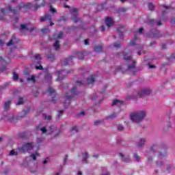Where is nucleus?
Listing matches in <instances>:
<instances>
[{"mask_svg":"<svg viewBox=\"0 0 175 175\" xmlns=\"http://www.w3.org/2000/svg\"><path fill=\"white\" fill-rule=\"evenodd\" d=\"M35 3L32 5L31 3H28L27 4H24L21 3L16 9L12 10V6L8 5L9 11L13 14H17L20 10H28V9H31L33 8L34 10H38V9L46 5V1L44 0H35Z\"/></svg>","mask_w":175,"mask_h":175,"instance_id":"1","label":"nucleus"},{"mask_svg":"<svg viewBox=\"0 0 175 175\" xmlns=\"http://www.w3.org/2000/svg\"><path fill=\"white\" fill-rule=\"evenodd\" d=\"M146 114L147 113L146 111H137L131 114V120L133 121V122H135V124H139V122H142V121L144 120Z\"/></svg>","mask_w":175,"mask_h":175,"instance_id":"2","label":"nucleus"},{"mask_svg":"<svg viewBox=\"0 0 175 175\" xmlns=\"http://www.w3.org/2000/svg\"><path fill=\"white\" fill-rule=\"evenodd\" d=\"M77 87L75 86L72 90L69 91L68 92L65 94L64 96V107H68V106H69V105L70 104V100H72V99H73V98H75V96H76V95H78L77 92H76V90H77Z\"/></svg>","mask_w":175,"mask_h":175,"instance_id":"3","label":"nucleus"},{"mask_svg":"<svg viewBox=\"0 0 175 175\" xmlns=\"http://www.w3.org/2000/svg\"><path fill=\"white\" fill-rule=\"evenodd\" d=\"M124 59L128 62V70L136 73V62L132 59V56L124 54Z\"/></svg>","mask_w":175,"mask_h":175,"instance_id":"4","label":"nucleus"},{"mask_svg":"<svg viewBox=\"0 0 175 175\" xmlns=\"http://www.w3.org/2000/svg\"><path fill=\"white\" fill-rule=\"evenodd\" d=\"M151 94V89L146 88L142 90H139L137 93V96L135 94L127 96V99H137V98H142V96H146V95H150Z\"/></svg>","mask_w":175,"mask_h":175,"instance_id":"5","label":"nucleus"},{"mask_svg":"<svg viewBox=\"0 0 175 175\" xmlns=\"http://www.w3.org/2000/svg\"><path fill=\"white\" fill-rule=\"evenodd\" d=\"M159 148V146L154 144L150 146V150L145 152L146 157H148V161L151 162L152 161V155H154V152H157Z\"/></svg>","mask_w":175,"mask_h":175,"instance_id":"6","label":"nucleus"},{"mask_svg":"<svg viewBox=\"0 0 175 175\" xmlns=\"http://www.w3.org/2000/svg\"><path fill=\"white\" fill-rule=\"evenodd\" d=\"M72 71H66L65 70H59L57 71L55 75L57 76V79H56V81H62V80H64V79H65V77H66V76H68V75H69V73H71Z\"/></svg>","mask_w":175,"mask_h":175,"instance_id":"7","label":"nucleus"},{"mask_svg":"<svg viewBox=\"0 0 175 175\" xmlns=\"http://www.w3.org/2000/svg\"><path fill=\"white\" fill-rule=\"evenodd\" d=\"M35 147L33 143H27L22 146L21 148H19L18 150L20 152H28L31 151Z\"/></svg>","mask_w":175,"mask_h":175,"instance_id":"8","label":"nucleus"},{"mask_svg":"<svg viewBox=\"0 0 175 175\" xmlns=\"http://www.w3.org/2000/svg\"><path fill=\"white\" fill-rule=\"evenodd\" d=\"M53 128H54L53 126H50L49 129H47V127L44 126V127H41L40 126H38L37 129H40V132L42 133V135H51V133H53V132H54V131L53 130Z\"/></svg>","mask_w":175,"mask_h":175,"instance_id":"9","label":"nucleus"},{"mask_svg":"<svg viewBox=\"0 0 175 175\" xmlns=\"http://www.w3.org/2000/svg\"><path fill=\"white\" fill-rule=\"evenodd\" d=\"M52 20V16L51 14H45V15L44 16H42L40 19V21L43 22V21H49V23H51V27H53V25H54V23L53 22H51Z\"/></svg>","mask_w":175,"mask_h":175,"instance_id":"10","label":"nucleus"},{"mask_svg":"<svg viewBox=\"0 0 175 175\" xmlns=\"http://www.w3.org/2000/svg\"><path fill=\"white\" fill-rule=\"evenodd\" d=\"M119 155L121 157L122 162H124L125 163H130L131 161L129 156H125L123 153H120Z\"/></svg>","mask_w":175,"mask_h":175,"instance_id":"11","label":"nucleus"},{"mask_svg":"<svg viewBox=\"0 0 175 175\" xmlns=\"http://www.w3.org/2000/svg\"><path fill=\"white\" fill-rule=\"evenodd\" d=\"M70 14L72 16V18L75 21V23H77V14H78V10L76 8H72V10H70Z\"/></svg>","mask_w":175,"mask_h":175,"instance_id":"12","label":"nucleus"},{"mask_svg":"<svg viewBox=\"0 0 175 175\" xmlns=\"http://www.w3.org/2000/svg\"><path fill=\"white\" fill-rule=\"evenodd\" d=\"M21 31H29L30 32H32L33 28L27 25H21Z\"/></svg>","mask_w":175,"mask_h":175,"instance_id":"13","label":"nucleus"},{"mask_svg":"<svg viewBox=\"0 0 175 175\" xmlns=\"http://www.w3.org/2000/svg\"><path fill=\"white\" fill-rule=\"evenodd\" d=\"M113 24H114V21L113 20V18L110 17L106 18L105 25H107V27H108V28H110V27H113Z\"/></svg>","mask_w":175,"mask_h":175,"instance_id":"14","label":"nucleus"},{"mask_svg":"<svg viewBox=\"0 0 175 175\" xmlns=\"http://www.w3.org/2000/svg\"><path fill=\"white\" fill-rule=\"evenodd\" d=\"M17 43V38H16V36H12V38L10 39V42L6 44L8 46H13Z\"/></svg>","mask_w":175,"mask_h":175,"instance_id":"15","label":"nucleus"},{"mask_svg":"<svg viewBox=\"0 0 175 175\" xmlns=\"http://www.w3.org/2000/svg\"><path fill=\"white\" fill-rule=\"evenodd\" d=\"M53 79V76L49 73L48 70L45 71V76H44V80L46 81V83H51V79Z\"/></svg>","mask_w":175,"mask_h":175,"instance_id":"16","label":"nucleus"},{"mask_svg":"<svg viewBox=\"0 0 175 175\" xmlns=\"http://www.w3.org/2000/svg\"><path fill=\"white\" fill-rule=\"evenodd\" d=\"M96 79V76L90 75L87 79V84H93L95 83V79Z\"/></svg>","mask_w":175,"mask_h":175,"instance_id":"17","label":"nucleus"},{"mask_svg":"<svg viewBox=\"0 0 175 175\" xmlns=\"http://www.w3.org/2000/svg\"><path fill=\"white\" fill-rule=\"evenodd\" d=\"M146 142L147 140L146 139V138H140L139 141L137 144V147H139V148H142V147H143V146L146 144Z\"/></svg>","mask_w":175,"mask_h":175,"instance_id":"18","label":"nucleus"},{"mask_svg":"<svg viewBox=\"0 0 175 175\" xmlns=\"http://www.w3.org/2000/svg\"><path fill=\"white\" fill-rule=\"evenodd\" d=\"M73 58H75V57L72 56L68 59H65L62 62V65H69V64L72 63Z\"/></svg>","mask_w":175,"mask_h":175,"instance_id":"19","label":"nucleus"},{"mask_svg":"<svg viewBox=\"0 0 175 175\" xmlns=\"http://www.w3.org/2000/svg\"><path fill=\"white\" fill-rule=\"evenodd\" d=\"M148 24H150V25H152V24H157V25H159V27L162 25V23H161V21H158L157 22L154 19L150 20L149 22H148Z\"/></svg>","mask_w":175,"mask_h":175,"instance_id":"20","label":"nucleus"},{"mask_svg":"<svg viewBox=\"0 0 175 175\" xmlns=\"http://www.w3.org/2000/svg\"><path fill=\"white\" fill-rule=\"evenodd\" d=\"M122 105V101L120 100H113L112 102V106H121Z\"/></svg>","mask_w":175,"mask_h":175,"instance_id":"21","label":"nucleus"},{"mask_svg":"<svg viewBox=\"0 0 175 175\" xmlns=\"http://www.w3.org/2000/svg\"><path fill=\"white\" fill-rule=\"evenodd\" d=\"M27 81H31V83H36V77L34 75H30L27 78Z\"/></svg>","mask_w":175,"mask_h":175,"instance_id":"22","label":"nucleus"},{"mask_svg":"<svg viewBox=\"0 0 175 175\" xmlns=\"http://www.w3.org/2000/svg\"><path fill=\"white\" fill-rule=\"evenodd\" d=\"M94 50L95 53H102L103 47H102L100 45H98L95 46Z\"/></svg>","mask_w":175,"mask_h":175,"instance_id":"23","label":"nucleus"},{"mask_svg":"<svg viewBox=\"0 0 175 175\" xmlns=\"http://www.w3.org/2000/svg\"><path fill=\"white\" fill-rule=\"evenodd\" d=\"M117 116H118V113L113 112L111 115L108 116L107 117V120H114V118H117Z\"/></svg>","mask_w":175,"mask_h":175,"instance_id":"24","label":"nucleus"},{"mask_svg":"<svg viewBox=\"0 0 175 175\" xmlns=\"http://www.w3.org/2000/svg\"><path fill=\"white\" fill-rule=\"evenodd\" d=\"M10 105H12V102L10 100L6 101L4 103L5 110H9V109H10Z\"/></svg>","mask_w":175,"mask_h":175,"instance_id":"25","label":"nucleus"},{"mask_svg":"<svg viewBox=\"0 0 175 175\" xmlns=\"http://www.w3.org/2000/svg\"><path fill=\"white\" fill-rule=\"evenodd\" d=\"M88 158V153L84 152L82 154V161L83 163H87V159Z\"/></svg>","mask_w":175,"mask_h":175,"instance_id":"26","label":"nucleus"},{"mask_svg":"<svg viewBox=\"0 0 175 175\" xmlns=\"http://www.w3.org/2000/svg\"><path fill=\"white\" fill-rule=\"evenodd\" d=\"M41 59H42V57H40V55H35V62L37 63L38 65H40Z\"/></svg>","mask_w":175,"mask_h":175,"instance_id":"27","label":"nucleus"},{"mask_svg":"<svg viewBox=\"0 0 175 175\" xmlns=\"http://www.w3.org/2000/svg\"><path fill=\"white\" fill-rule=\"evenodd\" d=\"M8 120L10 121V122H14V121H16V117H14L13 114H8Z\"/></svg>","mask_w":175,"mask_h":175,"instance_id":"28","label":"nucleus"},{"mask_svg":"<svg viewBox=\"0 0 175 175\" xmlns=\"http://www.w3.org/2000/svg\"><path fill=\"white\" fill-rule=\"evenodd\" d=\"M53 47H54L55 50H59V41L56 40L53 44Z\"/></svg>","mask_w":175,"mask_h":175,"instance_id":"29","label":"nucleus"},{"mask_svg":"<svg viewBox=\"0 0 175 175\" xmlns=\"http://www.w3.org/2000/svg\"><path fill=\"white\" fill-rule=\"evenodd\" d=\"M46 58H47V59H49L51 62H53V61H55V56L53 54H50V55H46Z\"/></svg>","mask_w":175,"mask_h":175,"instance_id":"30","label":"nucleus"},{"mask_svg":"<svg viewBox=\"0 0 175 175\" xmlns=\"http://www.w3.org/2000/svg\"><path fill=\"white\" fill-rule=\"evenodd\" d=\"M48 92L50 96L55 95V90L53 88H49L48 89Z\"/></svg>","mask_w":175,"mask_h":175,"instance_id":"31","label":"nucleus"},{"mask_svg":"<svg viewBox=\"0 0 175 175\" xmlns=\"http://www.w3.org/2000/svg\"><path fill=\"white\" fill-rule=\"evenodd\" d=\"M71 133H77V132H79V129H77V127L76 126H74L72 127L71 130H70Z\"/></svg>","mask_w":175,"mask_h":175,"instance_id":"32","label":"nucleus"},{"mask_svg":"<svg viewBox=\"0 0 175 175\" xmlns=\"http://www.w3.org/2000/svg\"><path fill=\"white\" fill-rule=\"evenodd\" d=\"M63 36H64V33L59 32V34L57 35H57H54L53 38H54V39H55V38L57 39H62Z\"/></svg>","mask_w":175,"mask_h":175,"instance_id":"33","label":"nucleus"},{"mask_svg":"<svg viewBox=\"0 0 175 175\" xmlns=\"http://www.w3.org/2000/svg\"><path fill=\"white\" fill-rule=\"evenodd\" d=\"M28 113H29V109L27 108L26 110H23L22 111L23 114L21 116V117H25Z\"/></svg>","mask_w":175,"mask_h":175,"instance_id":"34","label":"nucleus"},{"mask_svg":"<svg viewBox=\"0 0 175 175\" xmlns=\"http://www.w3.org/2000/svg\"><path fill=\"white\" fill-rule=\"evenodd\" d=\"M133 158L136 162H140V156H139L137 154H134Z\"/></svg>","mask_w":175,"mask_h":175,"instance_id":"35","label":"nucleus"},{"mask_svg":"<svg viewBox=\"0 0 175 175\" xmlns=\"http://www.w3.org/2000/svg\"><path fill=\"white\" fill-rule=\"evenodd\" d=\"M23 103H24V98L23 97H19L18 101L16 103V105H23Z\"/></svg>","mask_w":175,"mask_h":175,"instance_id":"36","label":"nucleus"},{"mask_svg":"<svg viewBox=\"0 0 175 175\" xmlns=\"http://www.w3.org/2000/svg\"><path fill=\"white\" fill-rule=\"evenodd\" d=\"M84 53L83 52H79L78 53V58L79 59H83L84 58Z\"/></svg>","mask_w":175,"mask_h":175,"instance_id":"37","label":"nucleus"},{"mask_svg":"<svg viewBox=\"0 0 175 175\" xmlns=\"http://www.w3.org/2000/svg\"><path fill=\"white\" fill-rule=\"evenodd\" d=\"M63 114H64V110L59 111V112L57 115V119L59 120V118H61V116H62Z\"/></svg>","mask_w":175,"mask_h":175,"instance_id":"38","label":"nucleus"},{"mask_svg":"<svg viewBox=\"0 0 175 175\" xmlns=\"http://www.w3.org/2000/svg\"><path fill=\"white\" fill-rule=\"evenodd\" d=\"M154 4H152V3H148L149 10H154Z\"/></svg>","mask_w":175,"mask_h":175,"instance_id":"39","label":"nucleus"},{"mask_svg":"<svg viewBox=\"0 0 175 175\" xmlns=\"http://www.w3.org/2000/svg\"><path fill=\"white\" fill-rule=\"evenodd\" d=\"M13 80H14L15 81L18 80V75H17V73L14 72L13 74Z\"/></svg>","mask_w":175,"mask_h":175,"instance_id":"40","label":"nucleus"},{"mask_svg":"<svg viewBox=\"0 0 175 175\" xmlns=\"http://www.w3.org/2000/svg\"><path fill=\"white\" fill-rule=\"evenodd\" d=\"M43 117L46 119V120H49V121L51 120V116H48L46 113L43 114Z\"/></svg>","mask_w":175,"mask_h":175,"instance_id":"41","label":"nucleus"},{"mask_svg":"<svg viewBox=\"0 0 175 175\" xmlns=\"http://www.w3.org/2000/svg\"><path fill=\"white\" fill-rule=\"evenodd\" d=\"M113 47H115V49H120V47H121V44L115 42L113 44Z\"/></svg>","mask_w":175,"mask_h":175,"instance_id":"42","label":"nucleus"},{"mask_svg":"<svg viewBox=\"0 0 175 175\" xmlns=\"http://www.w3.org/2000/svg\"><path fill=\"white\" fill-rule=\"evenodd\" d=\"M41 31L43 33H49V32H50V29H49V28L42 29Z\"/></svg>","mask_w":175,"mask_h":175,"instance_id":"43","label":"nucleus"},{"mask_svg":"<svg viewBox=\"0 0 175 175\" xmlns=\"http://www.w3.org/2000/svg\"><path fill=\"white\" fill-rule=\"evenodd\" d=\"M137 37L135 36L134 38V40H132L130 42V43H129L130 46H135V40H137Z\"/></svg>","mask_w":175,"mask_h":175,"instance_id":"44","label":"nucleus"},{"mask_svg":"<svg viewBox=\"0 0 175 175\" xmlns=\"http://www.w3.org/2000/svg\"><path fill=\"white\" fill-rule=\"evenodd\" d=\"M5 64H6V62L0 56V66L5 65Z\"/></svg>","mask_w":175,"mask_h":175,"instance_id":"45","label":"nucleus"},{"mask_svg":"<svg viewBox=\"0 0 175 175\" xmlns=\"http://www.w3.org/2000/svg\"><path fill=\"white\" fill-rule=\"evenodd\" d=\"M10 155H18V152H15L14 150H11L10 152Z\"/></svg>","mask_w":175,"mask_h":175,"instance_id":"46","label":"nucleus"},{"mask_svg":"<svg viewBox=\"0 0 175 175\" xmlns=\"http://www.w3.org/2000/svg\"><path fill=\"white\" fill-rule=\"evenodd\" d=\"M50 12H51V13H57V10H55L51 5L50 6Z\"/></svg>","mask_w":175,"mask_h":175,"instance_id":"47","label":"nucleus"},{"mask_svg":"<svg viewBox=\"0 0 175 175\" xmlns=\"http://www.w3.org/2000/svg\"><path fill=\"white\" fill-rule=\"evenodd\" d=\"M30 158H32L33 161H36V154H31L30 155Z\"/></svg>","mask_w":175,"mask_h":175,"instance_id":"48","label":"nucleus"},{"mask_svg":"<svg viewBox=\"0 0 175 175\" xmlns=\"http://www.w3.org/2000/svg\"><path fill=\"white\" fill-rule=\"evenodd\" d=\"M118 12H126V9H125V8H119L118 9Z\"/></svg>","mask_w":175,"mask_h":175,"instance_id":"49","label":"nucleus"},{"mask_svg":"<svg viewBox=\"0 0 175 175\" xmlns=\"http://www.w3.org/2000/svg\"><path fill=\"white\" fill-rule=\"evenodd\" d=\"M118 129L119 131H123L124 130V126L122 125H121V124H118Z\"/></svg>","mask_w":175,"mask_h":175,"instance_id":"50","label":"nucleus"},{"mask_svg":"<svg viewBox=\"0 0 175 175\" xmlns=\"http://www.w3.org/2000/svg\"><path fill=\"white\" fill-rule=\"evenodd\" d=\"M36 69L40 70H43V66H42L41 65H40V66H36Z\"/></svg>","mask_w":175,"mask_h":175,"instance_id":"51","label":"nucleus"},{"mask_svg":"<svg viewBox=\"0 0 175 175\" xmlns=\"http://www.w3.org/2000/svg\"><path fill=\"white\" fill-rule=\"evenodd\" d=\"M100 124H102V122L100 120H97L94 122V125L96 126L100 125Z\"/></svg>","mask_w":175,"mask_h":175,"instance_id":"52","label":"nucleus"},{"mask_svg":"<svg viewBox=\"0 0 175 175\" xmlns=\"http://www.w3.org/2000/svg\"><path fill=\"white\" fill-rule=\"evenodd\" d=\"M1 14L3 15H5V14H6V13H8V11L5 10V9H3V8L1 10Z\"/></svg>","mask_w":175,"mask_h":175,"instance_id":"53","label":"nucleus"},{"mask_svg":"<svg viewBox=\"0 0 175 175\" xmlns=\"http://www.w3.org/2000/svg\"><path fill=\"white\" fill-rule=\"evenodd\" d=\"M159 157H160V158H162V157H166V152H164V153L160 152Z\"/></svg>","mask_w":175,"mask_h":175,"instance_id":"54","label":"nucleus"},{"mask_svg":"<svg viewBox=\"0 0 175 175\" xmlns=\"http://www.w3.org/2000/svg\"><path fill=\"white\" fill-rule=\"evenodd\" d=\"M49 162V157H46L44 161H43V164L46 165L47 163Z\"/></svg>","mask_w":175,"mask_h":175,"instance_id":"55","label":"nucleus"},{"mask_svg":"<svg viewBox=\"0 0 175 175\" xmlns=\"http://www.w3.org/2000/svg\"><path fill=\"white\" fill-rule=\"evenodd\" d=\"M77 85H84V81H77Z\"/></svg>","mask_w":175,"mask_h":175,"instance_id":"56","label":"nucleus"},{"mask_svg":"<svg viewBox=\"0 0 175 175\" xmlns=\"http://www.w3.org/2000/svg\"><path fill=\"white\" fill-rule=\"evenodd\" d=\"M167 127L168 129H170V128H172V123L167 122Z\"/></svg>","mask_w":175,"mask_h":175,"instance_id":"57","label":"nucleus"},{"mask_svg":"<svg viewBox=\"0 0 175 175\" xmlns=\"http://www.w3.org/2000/svg\"><path fill=\"white\" fill-rule=\"evenodd\" d=\"M171 23H172V25H174V26H175V18H172V19L171 20Z\"/></svg>","mask_w":175,"mask_h":175,"instance_id":"58","label":"nucleus"},{"mask_svg":"<svg viewBox=\"0 0 175 175\" xmlns=\"http://www.w3.org/2000/svg\"><path fill=\"white\" fill-rule=\"evenodd\" d=\"M162 165H163V163H159V161L157 162V166H162Z\"/></svg>","mask_w":175,"mask_h":175,"instance_id":"59","label":"nucleus"},{"mask_svg":"<svg viewBox=\"0 0 175 175\" xmlns=\"http://www.w3.org/2000/svg\"><path fill=\"white\" fill-rule=\"evenodd\" d=\"M68 161V155H66L64 159V163H65Z\"/></svg>","mask_w":175,"mask_h":175,"instance_id":"60","label":"nucleus"},{"mask_svg":"<svg viewBox=\"0 0 175 175\" xmlns=\"http://www.w3.org/2000/svg\"><path fill=\"white\" fill-rule=\"evenodd\" d=\"M138 32H139V33H143V28H139Z\"/></svg>","mask_w":175,"mask_h":175,"instance_id":"61","label":"nucleus"},{"mask_svg":"<svg viewBox=\"0 0 175 175\" xmlns=\"http://www.w3.org/2000/svg\"><path fill=\"white\" fill-rule=\"evenodd\" d=\"M162 49H163V50H165V49H166V44H162Z\"/></svg>","mask_w":175,"mask_h":175,"instance_id":"62","label":"nucleus"},{"mask_svg":"<svg viewBox=\"0 0 175 175\" xmlns=\"http://www.w3.org/2000/svg\"><path fill=\"white\" fill-rule=\"evenodd\" d=\"M100 29H101L102 32H105V26H101Z\"/></svg>","mask_w":175,"mask_h":175,"instance_id":"63","label":"nucleus"},{"mask_svg":"<svg viewBox=\"0 0 175 175\" xmlns=\"http://www.w3.org/2000/svg\"><path fill=\"white\" fill-rule=\"evenodd\" d=\"M84 43L85 46H88V40H85Z\"/></svg>","mask_w":175,"mask_h":175,"instance_id":"64","label":"nucleus"}]
</instances>
